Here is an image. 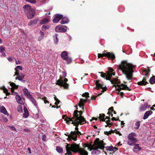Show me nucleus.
<instances>
[{"instance_id":"38","label":"nucleus","mask_w":155,"mask_h":155,"mask_svg":"<svg viewBox=\"0 0 155 155\" xmlns=\"http://www.w3.org/2000/svg\"><path fill=\"white\" fill-rule=\"evenodd\" d=\"M58 35L57 34H55V36H54V41L55 44H57L58 41V38L57 37Z\"/></svg>"},{"instance_id":"3","label":"nucleus","mask_w":155,"mask_h":155,"mask_svg":"<svg viewBox=\"0 0 155 155\" xmlns=\"http://www.w3.org/2000/svg\"><path fill=\"white\" fill-rule=\"evenodd\" d=\"M105 145L106 143L104 142L103 140H100L99 138H96L94 141V148L92 149L93 151L91 152V154L93 155L99 154L101 152L98 150V149L102 150L104 151V146Z\"/></svg>"},{"instance_id":"15","label":"nucleus","mask_w":155,"mask_h":155,"mask_svg":"<svg viewBox=\"0 0 155 155\" xmlns=\"http://www.w3.org/2000/svg\"><path fill=\"white\" fill-rule=\"evenodd\" d=\"M150 106L148 105L147 103H145L143 104L140 107V111H143L146 110L147 108L150 107Z\"/></svg>"},{"instance_id":"63","label":"nucleus","mask_w":155,"mask_h":155,"mask_svg":"<svg viewBox=\"0 0 155 155\" xmlns=\"http://www.w3.org/2000/svg\"><path fill=\"white\" fill-rule=\"evenodd\" d=\"M96 98V97H95L94 96H92L91 97V100H95Z\"/></svg>"},{"instance_id":"57","label":"nucleus","mask_w":155,"mask_h":155,"mask_svg":"<svg viewBox=\"0 0 155 155\" xmlns=\"http://www.w3.org/2000/svg\"><path fill=\"white\" fill-rule=\"evenodd\" d=\"M8 60L10 62H12L13 59L11 57H9L8 58Z\"/></svg>"},{"instance_id":"64","label":"nucleus","mask_w":155,"mask_h":155,"mask_svg":"<svg viewBox=\"0 0 155 155\" xmlns=\"http://www.w3.org/2000/svg\"><path fill=\"white\" fill-rule=\"evenodd\" d=\"M20 63V62L18 60V61H16V64H19Z\"/></svg>"},{"instance_id":"1","label":"nucleus","mask_w":155,"mask_h":155,"mask_svg":"<svg viewBox=\"0 0 155 155\" xmlns=\"http://www.w3.org/2000/svg\"><path fill=\"white\" fill-rule=\"evenodd\" d=\"M82 114L83 112L81 111L75 110L74 112L73 117L72 118L66 117V115H63L62 116L63 118L64 119L65 118V120L68 123H71L78 126L79 124L82 125L86 123L85 118L82 116Z\"/></svg>"},{"instance_id":"55","label":"nucleus","mask_w":155,"mask_h":155,"mask_svg":"<svg viewBox=\"0 0 155 155\" xmlns=\"http://www.w3.org/2000/svg\"><path fill=\"white\" fill-rule=\"evenodd\" d=\"M67 134H65L66 136H68V140H72V139H70V138H69V136H68V135H70V134L69 133H67Z\"/></svg>"},{"instance_id":"9","label":"nucleus","mask_w":155,"mask_h":155,"mask_svg":"<svg viewBox=\"0 0 155 155\" xmlns=\"http://www.w3.org/2000/svg\"><path fill=\"white\" fill-rule=\"evenodd\" d=\"M67 28L66 26L60 25L55 28V30L57 32H64L67 31Z\"/></svg>"},{"instance_id":"62","label":"nucleus","mask_w":155,"mask_h":155,"mask_svg":"<svg viewBox=\"0 0 155 155\" xmlns=\"http://www.w3.org/2000/svg\"><path fill=\"white\" fill-rule=\"evenodd\" d=\"M43 38V37H42V36H39L38 39V41H40Z\"/></svg>"},{"instance_id":"35","label":"nucleus","mask_w":155,"mask_h":155,"mask_svg":"<svg viewBox=\"0 0 155 155\" xmlns=\"http://www.w3.org/2000/svg\"><path fill=\"white\" fill-rule=\"evenodd\" d=\"M140 121L136 122L135 124V126L134 127L135 129L137 130L139 129L140 126Z\"/></svg>"},{"instance_id":"24","label":"nucleus","mask_w":155,"mask_h":155,"mask_svg":"<svg viewBox=\"0 0 155 155\" xmlns=\"http://www.w3.org/2000/svg\"><path fill=\"white\" fill-rule=\"evenodd\" d=\"M69 22L68 18L66 17H62L61 18V23L62 24H67Z\"/></svg>"},{"instance_id":"56","label":"nucleus","mask_w":155,"mask_h":155,"mask_svg":"<svg viewBox=\"0 0 155 155\" xmlns=\"http://www.w3.org/2000/svg\"><path fill=\"white\" fill-rule=\"evenodd\" d=\"M46 136L45 135H43L42 137V140L44 141H46Z\"/></svg>"},{"instance_id":"18","label":"nucleus","mask_w":155,"mask_h":155,"mask_svg":"<svg viewBox=\"0 0 155 155\" xmlns=\"http://www.w3.org/2000/svg\"><path fill=\"white\" fill-rule=\"evenodd\" d=\"M117 86L121 90H127L129 91H130V89L126 85L122 84L121 85H117Z\"/></svg>"},{"instance_id":"16","label":"nucleus","mask_w":155,"mask_h":155,"mask_svg":"<svg viewBox=\"0 0 155 155\" xmlns=\"http://www.w3.org/2000/svg\"><path fill=\"white\" fill-rule=\"evenodd\" d=\"M5 47L3 46H0V56L3 57H5Z\"/></svg>"},{"instance_id":"51","label":"nucleus","mask_w":155,"mask_h":155,"mask_svg":"<svg viewBox=\"0 0 155 155\" xmlns=\"http://www.w3.org/2000/svg\"><path fill=\"white\" fill-rule=\"evenodd\" d=\"M104 134L106 135H109L111 134V132L110 131L109 132L106 131L104 132Z\"/></svg>"},{"instance_id":"46","label":"nucleus","mask_w":155,"mask_h":155,"mask_svg":"<svg viewBox=\"0 0 155 155\" xmlns=\"http://www.w3.org/2000/svg\"><path fill=\"white\" fill-rule=\"evenodd\" d=\"M31 21L33 24L36 25L37 23L38 20L37 18H36Z\"/></svg>"},{"instance_id":"5","label":"nucleus","mask_w":155,"mask_h":155,"mask_svg":"<svg viewBox=\"0 0 155 155\" xmlns=\"http://www.w3.org/2000/svg\"><path fill=\"white\" fill-rule=\"evenodd\" d=\"M136 134L135 133H132L130 134L128 136V140L127 144L130 146H133L137 142V140L135 138Z\"/></svg>"},{"instance_id":"14","label":"nucleus","mask_w":155,"mask_h":155,"mask_svg":"<svg viewBox=\"0 0 155 155\" xmlns=\"http://www.w3.org/2000/svg\"><path fill=\"white\" fill-rule=\"evenodd\" d=\"M26 14L28 19H31L35 16V11L34 10H31L30 12L26 13Z\"/></svg>"},{"instance_id":"29","label":"nucleus","mask_w":155,"mask_h":155,"mask_svg":"<svg viewBox=\"0 0 155 155\" xmlns=\"http://www.w3.org/2000/svg\"><path fill=\"white\" fill-rule=\"evenodd\" d=\"M1 113H3L5 115H8V112L4 106H2L1 107Z\"/></svg>"},{"instance_id":"26","label":"nucleus","mask_w":155,"mask_h":155,"mask_svg":"<svg viewBox=\"0 0 155 155\" xmlns=\"http://www.w3.org/2000/svg\"><path fill=\"white\" fill-rule=\"evenodd\" d=\"M68 54L67 51H64L62 53L61 57L64 60L68 56Z\"/></svg>"},{"instance_id":"22","label":"nucleus","mask_w":155,"mask_h":155,"mask_svg":"<svg viewBox=\"0 0 155 155\" xmlns=\"http://www.w3.org/2000/svg\"><path fill=\"white\" fill-rule=\"evenodd\" d=\"M15 98L18 104H24V103L23 102L21 97L19 95H16L15 97Z\"/></svg>"},{"instance_id":"45","label":"nucleus","mask_w":155,"mask_h":155,"mask_svg":"<svg viewBox=\"0 0 155 155\" xmlns=\"http://www.w3.org/2000/svg\"><path fill=\"white\" fill-rule=\"evenodd\" d=\"M22 70V68L20 66H17L15 68V71H19V70Z\"/></svg>"},{"instance_id":"44","label":"nucleus","mask_w":155,"mask_h":155,"mask_svg":"<svg viewBox=\"0 0 155 155\" xmlns=\"http://www.w3.org/2000/svg\"><path fill=\"white\" fill-rule=\"evenodd\" d=\"M98 73H101V77H102L104 78V79H105V78H106V74L105 73H104L103 72H98Z\"/></svg>"},{"instance_id":"39","label":"nucleus","mask_w":155,"mask_h":155,"mask_svg":"<svg viewBox=\"0 0 155 155\" xmlns=\"http://www.w3.org/2000/svg\"><path fill=\"white\" fill-rule=\"evenodd\" d=\"M18 111L19 112L21 113L23 111L22 108L21 106L20 105H18L17 107Z\"/></svg>"},{"instance_id":"34","label":"nucleus","mask_w":155,"mask_h":155,"mask_svg":"<svg viewBox=\"0 0 155 155\" xmlns=\"http://www.w3.org/2000/svg\"><path fill=\"white\" fill-rule=\"evenodd\" d=\"M49 22V20L46 18H45L43 19L40 22V24L42 25L47 23Z\"/></svg>"},{"instance_id":"61","label":"nucleus","mask_w":155,"mask_h":155,"mask_svg":"<svg viewBox=\"0 0 155 155\" xmlns=\"http://www.w3.org/2000/svg\"><path fill=\"white\" fill-rule=\"evenodd\" d=\"M43 38V37H42V36H39L38 39V41H40Z\"/></svg>"},{"instance_id":"50","label":"nucleus","mask_w":155,"mask_h":155,"mask_svg":"<svg viewBox=\"0 0 155 155\" xmlns=\"http://www.w3.org/2000/svg\"><path fill=\"white\" fill-rule=\"evenodd\" d=\"M67 75V73L65 71H64L62 72V75L63 77H65Z\"/></svg>"},{"instance_id":"41","label":"nucleus","mask_w":155,"mask_h":155,"mask_svg":"<svg viewBox=\"0 0 155 155\" xmlns=\"http://www.w3.org/2000/svg\"><path fill=\"white\" fill-rule=\"evenodd\" d=\"M49 27L48 25H43L42 27V29L43 31H45L46 29H48Z\"/></svg>"},{"instance_id":"49","label":"nucleus","mask_w":155,"mask_h":155,"mask_svg":"<svg viewBox=\"0 0 155 155\" xmlns=\"http://www.w3.org/2000/svg\"><path fill=\"white\" fill-rule=\"evenodd\" d=\"M150 69H148V70H146L145 71L146 74H145V75L146 77H147L148 75V73L150 72Z\"/></svg>"},{"instance_id":"60","label":"nucleus","mask_w":155,"mask_h":155,"mask_svg":"<svg viewBox=\"0 0 155 155\" xmlns=\"http://www.w3.org/2000/svg\"><path fill=\"white\" fill-rule=\"evenodd\" d=\"M60 102V101L58 100L57 101H56L55 103V104L57 106L58 105L59 103Z\"/></svg>"},{"instance_id":"40","label":"nucleus","mask_w":155,"mask_h":155,"mask_svg":"<svg viewBox=\"0 0 155 155\" xmlns=\"http://www.w3.org/2000/svg\"><path fill=\"white\" fill-rule=\"evenodd\" d=\"M64 60H66V61L68 64L70 63L72 61V59L71 58L68 56Z\"/></svg>"},{"instance_id":"20","label":"nucleus","mask_w":155,"mask_h":155,"mask_svg":"<svg viewBox=\"0 0 155 155\" xmlns=\"http://www.w3.org/2000/svg\"><path fill=\"white\" fill-rule=\"evenodd\" d=\"M152 113V111L150 110L147 111L144 113V116L143 117V119L144 120L147 119L148 117L150 115H151Z\"/></svg>"},{"instance_id":"48","label":"nucleus","mask_w":155,"mask_h":155,"mask_svg":"<svg viewBox=\"0 0 155 155\" xmlns=\"http://www.w3.org/2000/svg\"><path fill=\"white\" fill-rule=\"evenodd\" d=\"M47 99V98L46 97H44L43 98V100L44 101V103L45 104L48 103V104L49 103V102L46 100Z\"/></svg>"},{"instance_id":"13","label":"nucleus","mask_w":155,"mask_h":155,"mask_svg":"<svg viewBox=\"0 0 155 155\" xmlns=\"http://www.w3.org/2000/svg\"><path fill=\"white\" fill-rule=\"evenodd\" d=\"M23 8L24 9V12L25 13L30 12L31 10H34L32 9L31 6L30 5H24L23 7Z\"/></svg>"},{"instance_id":"7","label":"nucleus","mask_w":155,"mask_h":155,"mask_svg":"<svg viewBox=\"0 0 155 155\" xmlns=\"http://www.w3.org/2000/svg\"><path fill=\"white\" fill-rule=\"evenodd\" d=\"M81 135V132L78 130L77 131H71L70 133V135H69V138L72 139L74 141H76L77 140V136Z\"/></svg>"},{"instance_id":"4","label":"nucleus","mask_w":155,"mask_h":155,"mask_svg":"<svg viewBox=\"0 0 155 155\" xmlns=\"http://www.w3.org/2000/svg\"><path fill=\"white\" fill-rule=\"evenodd\" d=\"M73 152L78 153L80 155H88V152L85 150L84 148H80L79 145L76 143L73 144Z\"/></svg>"},{"instance_id":"58","label":"nucleus","mask_w":155,"mask_h":155,"mask_svg":"<svg viewBox=\"0 0 155 155\" xmlns=\"http://www.w3.org/2000/svg\"><path fill=\"white\" fill-rule=\"evenodd\" d=\"M19 71H16V72L15 73V75H14V76L15 75H18L19 74Z\"/></svg>"},{"instance_id":"2","label":"nucleus","mask_w":155,"mask_h":155,"mask_svg":"<svg viewBox=\"0 0 155 155\" xmlns=\"http://www.w3.org/2000/svg\"><path fill=\"white\" fill-rule=\"evenodd\" d=\"M136 67L135 65L129 63L126 61H123L119 66V68L123 74L125 75L127 79L130 80L133 78L134 69Z\"/></svg>"},{"instance_id":"11","label":"nucleus","mask_w":155,"mask_h":155,"mask_svg":"<svg viewBox=\"0 0 155 155\" xmlns=\"http://www.w3.org/2000/svg\"><path fill=\"white\" fill-rule=\"evenodd\" d=\"M96 88L98 89H102V92L103 93L107 90V87H103L102 84L99 81H96L95 82Z\"/></svg>"},{"instance_id":"28","label":"nucleus","mask_w":155,"mask_h":155,"mask_svg":"<svg viewBox=\"0 0 155 155\" xmlns=\"http://www.w3.org/2000/svg\"><path fill=\"white\" fill-rule=\"evenodd\" d=\"M110 81L112 84H114V86L115 87H116V84H117L119 83L118 79L115 78H113V79L111 80L110 79Z\"/></svg>"},{"instance_id":"59","label":"nucleus","mask_w":155,"mask_h":155,"mask_svg":"<svg viewBox=\"0 0 155 155\" xmlns=\"http://www.w3.org/2000/svg\"><path fill=\"white\" fill-rule=\"evenodd\" d=\"M40 36H42V37H44V33L41 31H40Z\"/></svg>"},{"instance_id":"19","label":"nucleus","mask_w":155,"mask_h":155,"mask_svg":"<svg viewBox=\"0 0 155 155\" xmlns=\"http://www.w3.org/2000/svg\"><path fill=\"white\" fill-rule=\"evenodd\" d=\"M87 100H84L82 99H80V101L78 103V105L80 107H81L83 110H84V104L83 103H86L87 102Z\"/></svg>"},{"instance_id":"53","label":"nucleus","mask_w":155,"mask_h":155,"mask_svg":"<svg viewBox=\"0 0 155 155\" xmlns=\"http://www.w3.org/2000/svg\"><path fill=\"white\" fill-rule=\"evenodd\" d=\"M24 78H21V77H20L19 76H18V77H17L15 79L17 80V79H18V80L19 81H22V80Z\"/></svg>"},{"instance_id":"54","label":"nucleus","mask_w":155,"mask_h":155,"mask_svg":"<svg viewBox=\"0 0 155 155\" xmlns=\"http://www.w3.org/2000/svg\"><path fill=\"white\" fill-rule=\"evenodd\" d=\"M9 127L11 130H16L15 128L14 127H12V126H9Z\"/></svg>"},{"instance_id":"52","label":"nucleus","mask_w":155,"mask_h":155,"mask_svg":"<svg viewBox=\"0 0 155 155\" xmlns=\"http://www.w3.org/2000/svg\"><path fill=\"white\" fill-rule=\"evenodd\" d=\"M18 76L20 77H21V78H24L25 75L22 73H20Z\"/></svg>"},{"instance_id":"8","label":"nucleus","mask_w":155,"mask_h":155,"mask_svg":"<svg viewBox=\"0 0 155 155\" xmlns=\"http://www.w3.org/2000/svg\"><path fill=\"white\" fill-rule=\"evenodd\" d=\"M98 58H103L104 56H107L109 58H110L111 59L112 62H113V60L115 58V56L114 54L110 53V52H107L102 54L98 53Z\"/></svg>"},{"instance_id":"21","label":"nucleus","mask_w":155,"mask_h":155,"mask_svg":"<svg viewBox=\"0 0 155 155\" xmlns=\"http://www.w3.org/2000/svg\"><path fill=\"white\" fill-rule=\"evenodd\" d=\"M134 145L133 150L135 153L137 152L141 149V148L139 147V144H135Z\"/></svg>"},{"instance_id":"30","label":"nucleus","mask_w":155,"mask_h":155,"mask_svg":"<svg viewBox=\"0 0 155 155\" xmlns=\"http://www.w3.org/2000/svg\"><path fill=\"white\" fill-rule=\"evenodd\" d=\"M104 119L105 120V121H106L107 124L109 125H112V123L110 122V120L109 117L107 116L105 118H104Z\"/></svg>"},{"instance_id":"17","label":"nucleus","mask_w":155,"mask_h":155,"mask_svg":"<svg viewBox=\"0 0 155 155\" xmlns=\"http://www.w3.org/2000/svg\"><path fill=\"white\" fill-rule=\"evenodd\" d=\"M23 91L24 92L25 96L27 98H29L32 96L30 94V92L27 88H24L23 89Z\"/></svg>"},{"instance_id":"36","label":"nucleus","mask_w":155,"mask_h":155,"mask_svg":"<svg viewBox=\"0 0 155 155\" xmlns=\"http://www.w3.org/2000/svg\"><path fill=\"white\" fill-rule=\"evenodd\" d=\"M10 85L12 88L15 89H17L19 86L18 85H16L13 82H10Z\"/></svg>"},{"instance_id":"25","label":"nucleus","mask_w":155,"mask_h":155,"mask_svg":"<svg viewBox=\"0 0 155 155\" xmlns=\"http://www.w3.org/2000/svg\"><path fill=\"white\" fill-rule=\"evenodd\" d=\"M146 77L143 78V79L141 81L138 82L137 84L138 85H146L147 84H148L147 82L146 81Z\"/></svg>"},{"instance_id":"31","label":"nucleus","mask_w":155,"mask_h":155,"mask_svg":"<svg viewBox=\"0 0 155 155\" xmlns=\"http://www.w3.org/2000/svg\"><path fill=\"white\" fill-rule=\"evenodd\" d=\"M56 150L59 153H63V149L60 147L57 146L56 147Z\"/></svg>"},{"instance_id":"32","label":"nucleus","mask_w":155,"mask_h":155,"mask_svg":"<svg viewBox=\"0 0 155 155\" xmlns=\"http://www.w3.org/2000/svg\"><path fill=\"white\" fill-rule=\"evenodd\" d=\"M105 115L104 114H99V118L102 121H105V120L104 119Z\"/></svg>"},{"instance_id":"47","label":"nucleus","mask_w":155,"mask_h":155,"mask_svg":"<svg viewBox=\"0 0 155 155\" xmlns=\"http://www.w3.org/2000/svg\"><path fill=\"white\" fill-rule=\"evenodd\" d=\"M109 111L110 110H111L112 112L113 111L114 112V114H116V112H115V111L114 110L113 107H111L109 109Z\"/></svg>"},{"instance_id":"43","label":"nucleus","mask_w":155,"mask_h":155,"mask_svg":"<svg viewBox=\"0 0 155 155\" xmlns=\"http://www.w3.org/2000/svg\"><path fill=\"white\" fill-rule=\"evenodd\" d=\"M26 1L31 4H35L36 2L35 0H25Z\"/></svg>"},{"instance_id":"12","label":"nucleus","mask_w":155,"mask_h":155,"mask_svg":"<svg viewBox=\"0 0 155 155\" xmlns=\"http://www.w3.org/2000/svg\"><path fill=\"white\" fill-rule=\"evenodd\" d=\"M63 16V15H61L59 14H55L54 16V18L53 20V22L55 23L58 22L59 20L62 18Z\"/></svg>"},{"instance_id":"33","label":"nucleus","mask_w":155,"mask_h":155,"mask_svg":"<svg viewBox=\"0 0 155 155\" xmlns=\"http://www.w3.org/2000/svg\"><path fill=\"white\" fill-rule=\"evenodd\" d=\"M149 82L151 84L155 83V76H153L150 78Z\"/></svg>"},{"instance_id":"23","label":"nucleus","mask_w":155,"mask_h":155,"mask_svg":"<svg viewBox=\"0 0 155 155\" xmlns=\"http://www.w3.org/2000/svg\"><path fill=\"white\" fill-rule=\"evenodd\" d=\"M28 99L32 102V104H33L37 108L38 103L37 102L36 100L34 98V97H33L32 96L30 97H29Z\"/></svg>"},{"instance_id":"6","label":"nucleus","mask_w":155,"mask_h":155,"mask_svg":"<svg viewBox=\"0 0 155 155\" xmlns=\"http://www.w3.org/2000/svg\"><path fill=\"white\" fill-rule=\"evenodd\" d=\"M62 78L60 77V79L57 81L56 84L60 86L63 87L65 88H68V84L66 83L68 81L67 79L65 78L63 80Z\"/></svg>"},{"instance_id":"42","label":"nucleus","mask_w":155,"mask_h":155,"mask_svg":"<svg viewBox=\"0 0 155 155\" xmlns=\"http://www.w3.org/2000/svg\"><path fill=\"white\" fill-rule=\"evenodd\" d=\"M89 93L88 92H85V93L83 94L82 95V96L84 97H86L87 98H88V97H89Z\"/></svg>"},{"instance_id":"10","label":"nucleus","mask_w":155,"mask_h":155,"mask_svg":"<svg viewBox=\"0 0 155 155\" xmlns=\"http://www.w3.org/2000/svg\"><path fill=\"white\" fill-rule=\"evenodd\" d=\"M108 71L106 72V78H105V79H106V80L110 81V79L112 77V74L111 72L114 71V70L110 67H109L108 68Z\"/></svg>"},{"instance_id":"37","label":"nucleus","mask_w":155,"mask_h":155,"mask_svg":"<svg viewBox=\"0 0 155 155\" xmlns=\"http://www.w3.org/2000/svg\"><path fill=\"white\" fill-rule=\"evenodd\" d=\"M105 147L107 150L114 152V148L113 146L107 147Z\"/></svg>"},{"instance_id":"27","label":"nucleus","mask_w":155,"mask_h":155,"mask_svg":"<svg viewBox=\"0 0 155 155\" xmlns=\"http://www.w3.org/2000/svg\"><path fill=\"white\" fill-rule=\"evenodd\" d=\"M24 113L23 114V117L24 118H26L29 116V113L28 110L26 107L24 108Z\"/></svg>"}]
</instances>
